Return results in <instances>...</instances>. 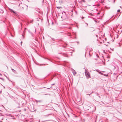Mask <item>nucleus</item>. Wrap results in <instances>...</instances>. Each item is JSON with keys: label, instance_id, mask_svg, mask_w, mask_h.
<instances>
[{"label": "nucleus", "instance_id": "obj_4", "mask_svg": "<svg viewBox=\"0 0 122 122\" xmlns=\"http://www.w3.org/2000/svg\"><path fill=\"white\" fill-rule=\"evenodd\" d=\"M72 71L73 74L74 76H75L76 73V72L73 69H72Z\"/></svg>", "mask_w": 122, "mask_h": 122}, {"label": "nucleus", "instance_id": "obj_20", "mask_svg": "<svg viewBox=\"0 0 122 122\" xmlns=\"http://www.w3.org/2000/svg\"><path fill=\"white\" fill-rule=\"evenodd\" d=\"M86 52L85 53V57L86 56Z\"/></svg>", "mask_w": 122, "mask_h": 122}, {"label": "nucleus", "instance_id": "obj_9", "mask_svg": "<svg viewBox=\"0 0 122 122\" xmlns=\"http://www.w3.org/2000/svg\"><path fill=\"white\" fill-rule=\"evenodd\" d=\"M97 96L99 97V98H101L100 97V96H99V94H98L97 93Z\"/></svg>", "mask_w": 122, "mask_h": 122}, {"label": "nucleus", "instance_id": "obj_24", "mask_svg": "<svg viewBox=\"0 0 122 122\" xmlns=\"http://www.w3.org/2000/svg\"><path fill=\"white\" fill-rule=\"evenodd\" d=\"M94 21H95V22H97V21H96V20H94Z\"/></svg>", "mask_w": 122, "mask_h": 122}, {"label": "nucleus", "instance_id": "obj_18", "mask_svg": "<svg viewBox=\"0 0 122 122\" xmlns=\"http://www.w3.org/2000/svg\"><path fill=\"white\" fill-rule=\"evenodd\" d=\"M86 24L87 26L88 25V24L87 23H86Z\"/></svg>", "mask_w": 122, "mask_h": 122}, {"label": "nucleus", "instance_id": "obj_12", "mask_svg": "<svg viewBox=\"0 0 122 122\" xmlns=\"http://www.w3.org/2000/svg\"><path fill=\"white\" fill-rule=\"evenodd\" d=\"M120 10L119 9L117 11L118 12H119L120 11Z\"/></svg>", "mask_w": 122, "mask_h": 122}, {"label": "nucleus", "instance_id": "obj_28", "mask_svg": "<svg viewBox=\"0 0 122 122\" xmlns=\"http://www.w3.org/2000/svg\"><path fill=\"white\" fill-rule=\"evenodd\" d=\"M83 17L82 18V19H83Z\"/></svg>", "mask_w": 122, "mask_h": 122}, {"label": "nucleus", "instance_id": "obj_25", "mask_svg": "<svg viewBox=\"0 0 122 122\" xmlns=\"http://www.w3.org/2000/svg\"><path fill=\"white\" fill-rule=\"evenodd\" d=\"M89 55H90V51H89Z\"/></svg>", "mask_w": 122, "mask_h": 122}, {"label": "nucleus", "instance_id": "obj_14", "mask_svg": "<svg viewBox=\"0 0 122 122\" xmlns=\"http://www.w3.org/2000/svg\"><path fill=\"white\" fill-rule=\"evenodd\" d=\"M113 67H114V69H115V68H116V67L115 66H113Z\"/></svg>", "mask_w": 122, "mask_h": 122}, {"label": "nucleus", "instance_id": "obj_17", "mask_svg": "<svg viewBox=\"0 0 122 122\" xmlns=\"http://www.w3.org/2000/svg\"><path fill=\"white\" fill-rule=\"evenodd\" d=\"M38 102H41V101H37Z\"/></svg>", "mask_w": 122, "mask_h": 122}, {"label": "nucleus", "instance_id": "obj_11", "mask_svg": "<svg viewBox=\"0 0 122 122\" xmlns=\"http://www.w3.org/2000/svg\"><path fill=\"white\" fill-rule=\"evenodd\" d=\"M22 37L23 39H24V35H23L22 34Z\"/></svg>", "mask_w": 122, "mask_h": 122}, {"label": "nucleus", "instance_id": "obj_21", "mask_svg": "<svg viewBox=\"0 0 122 122\" xmlns=\"http://www.w3.org/2000/svg\"><path fill=\"white\" fill-rule=\"evenodd\" d=\"M55 85V83H54L52 84L51 85Z\"/></svg>", "mask_w": 122, "mask_h": 122}, {"label": "nucleus", "instance_id": "obj_22", "mask_svg": "<svg viewBox=\"0 0 122 122\" xmlns=\"http://www.w3.org/2000/svg\"><path fill=\"white\" fill-rule=\"evenodd\" d=\"M69 29H71V27H69Z\"/></svg>", "mask_w": 122, "mask_h": 122}, {"label": "nucleus", "instance_id": "obj_26", "mask_svg": "<svg viewBox=\"0 0 122 122\" xmlns=\"http://www.w3.org/2000/svg\"><path fill=\"white\" fill-rule=\"evenodd\" d=\"M22 41H21L20 42V43L21 44V43H22Z\"/></svg>", "mask_w": 122, "mask_h": 122}, {"label": "nucleus", "instance_id": "obj_16", "mask_svg": "<svg viewBox=\"0 0 122 122\" xmlns=\"http://www.w3.org/2000/svg\"><path fill=\"white\" fill-rule=\"evenodd\" d=\"M92 93H92L89 94H88V95H90V94H91Z\"/></svg>", "mask_w": 122, "mask_h": 122}, {"label": "nucleus", "instance_id": "obj_19", "mask_svg": "<svg viewBox=\"0 0 122 122\" xmlns=\"http://www.w3.org/2000/svg\"><path fill=\"white\" fill-rule=\"evenodd\" d=\"M45 59H47V60H49V59H48V58H45Z\"/></svg>", "mask_w": 122, "mask_h": 122}, {"label": "nucleus", "instance_id": "obj_8", "mask_svg": "<svg viewBox=\"0 0 122 122\" xmlns=\"http://www.w3.org/2000/svg\"><path fill=\"white\" fill-rule=\"evenodd\" d=\"M63 55L65 57H67V55L66 54L63 53Z\"/></svg>", "mask_w": 122, "mask_h": 122}, {"label": "nucleus", "instance_id": "obj_13", "mask_svg": "<svg viewBox=\"0 0 122 122\" xmlns=\"http://www.w3.org/2000/svg\"><path fill=\"white\" fill-rule=\"evenodd\" d=\"M82 1L84 2H85V1L84 0H81Z\"/></svg>", "mask_w": 122, "mask_h": 122}, {"label": "nucleus", "instance_id": "obj_10", "mask_svg": "<svg viewBox=\"0 0 122 122\" xmlns=\"http://www.w3.org/2000/svg\"><path fill=\"white\" fill-rule=\"evenodd\" d=\"M0 12L1 13H3V11L2 10H1V11H0Z\"/></svg>", "mask_w": 122, "mask_h": 122}, {"label": "nucleus", "instance_id": "obj_5", "mask_svg": "<svg viewBox=\"0 0 122 122\" xmlns=\"http://www.w3.org/2000/svg\"><path fill=\"white\" fill-rule=\"evenodd\" d=\"M96 71H97L98 73H99L100 74L102 75H103V73H101V72H100L99 71L98 69H97V70L96 69Z\"/></svg>", "mask_w": 122, "mask_h": 122}, {"label": "nucleus", "instance_id": "obj_1", "mask_svg": "<svg viewBox=\"0 0 122 122\" xmlns=\"http://www.w3.org/2000/svg\"><path fill=\"white\" fill-rule=\"evenodd\" d=\"M62 15L61 16V18L63 19V20L66 19L67 18V15L66 14V13L63 11L62 13Z\"/></svg>", "mask_w": 122, "mask_h": 122}, {"label": "nucleus", "instance_id": "obj_2", "mask_svg": "<svg viewBox=\"0 0 122 122\" xmlns=\"http://www.w3.org/2000/svg\"><path fill=\"white\" fill-rule=\"evenodd\" d=\"M86 76L88 78H90V76L89 72H88L86 71L85 72Z\"/></svg>", "mask_w": 122, "mask_h": 122}, {"label": "nucleus", "instance_id": "obj_15", "mask_svg": "<svg viewBox=\"0 0 122 122\" xmlns=\"http://www.w3.org/2000/svg\"><path fill=\"white\" fill-rule=\"evenodd\" d=\"M53 41H55V40L53 38H52Z\"/></svg>", "mask_w": 122, "mask_h": 122}, {"label": "nucleus", "instance_id": "obj_3", "mask_svg": "<svg viewBox=\"0 0 122 122\" xmlns=\"http://www.w3.org/2000/svg\"><path fill=\"white\" fill-rule=\"evenodd\" d=\"M8 9H9L10 10V12L11 13H14V14L15 15L16 14V13L12 9H11L10 8H9L8 7Z\"/></svg>", "mask_w": 122, "mask_h": 122}, {"label": "nucleus", "instance_id": "obj_27", "mask_svg": "<svg viewBox=\"0 0 122 122\" xmlns=\"http://www.w3.org/2000/svg\"><path fill=\"white\" fill-rule=\"evenodd\" d=\"M99 14V13H97V14L98 15V14Z\"/></svg>", "mask_w": 122, "mask_h": 122}, {"label": "nucleus", "instance_id": "obj_7", "mask_svg": "<svg viewBox=\"0 0 122 122\" xmlns=\"http://www.w3.org/2000/svg\"><path fill=\"white\" fill-rule=\"evenodd\" d=\"M93 108L94 109V110H93L92 112H94L95 111L96 109V107L95 106H94L93 107Z\"/></svg>", "mask_w": 122, "mask_h": 122}, {"label": "nucleus", "instance_id": "obj_23", "mask_svg": "<svg viewBox=\"0 0 122 122\" xmlns=\"http://www.w3.org/2000/svg\"><path fill=\"white\" fill-rule=\"evenodd\" d=\"M44 0H42V2H43V3L44 2Z\"/></svg>", "mask_w": 122, "mask_h": 122}, {"label": "nucleus", "instance_id": "obj_6", "mask_svg": "<svg viewBox=\"0 0 122 122\" xmlns=\"http://www.w3.org/2000/svg\"><path fill=\"white\" fill-rule=\"evenodd\" d=\"M11 70H12V71L15 74H17V73L15 70L12 68L11 69Z\"/></svg>", "mask_w": 122, "mask_h": 122}]
</instances>
